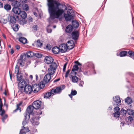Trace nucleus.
<instances>
[{
  "instance_id": "aec40b11",
  "label": "nucleus",
  "mask_w": 134,
  "mask_h": 134,
  "mask_svg": "<svg viewBox=\"0 0 134 134\" xmlns=\"http://www.w3.org/2000/svg\"><path fill=\"white\" fill-rule=\"evenodd\" d=\"M12 11L14 13L19 15L21 11L20 8L18 7H14Z\"/></svg>"
},
{
  "instance_id": "774afa93",
  "label": "nucleus",
  "mask_w": 134,
  "mask_h": 134,
  "mask_svg": "<svg viewBox=\"0 0 134 134\" xmlns=\"http://www.w3.org/2000/svg\"><path fill=\"white\" fill-rule=\"evenodd\" d=\"M131 114H132L133 116V117H134V112H133V113L132 112Z\"/></svg>"
},
{
  "instance_id": "f8f14e48",
  "label": "nucleus",
  "mask_w": 134,
  "mask_h": 134,
  "mask_svg": "<svg viewBox=\"0 0 134 134\" xmlns=\"http://www.w3.org/2000/svg\"><path fill=\"white\" fill-rule=\"evenodd\" d=\"M19 19V16H10L9 22L11 25L14 24L16 23V21Z\"/></svg>"
},
{
  "instance_id": "9b49d317",
  "label": "nucleus",
  "mask_w": 134,
  "mask_h": 134,
  "mask_svg": "<svg viewBox=\"0 0 134 134\" xmlns=\"http://www.w3.org/2000/svg\"><path fill=\"white\" fill-rule=\"evenodd\" d=\"M76 74L70 73L69 78L73 83H77L79 80L78 78L76 76Z\"/></svg>"
},
{
  "instance_id": "bf43d9fd",
  "label": "nucleus",
  "mask_w": 134,
  "mask_h": 134,
  "mask_svg": "<svg viewBox=\"0 0 134 134\" xmlns=\"http://www.w3.org/2000/svg\"><path fill=\"white\" fill-rule=\"evenodd\" d=\"M6 118H2V120L3 122H4V120Z\"/></svg>"
},
{
  "instance_id": "5fc2aeb1",
  "label": "nucleus",
  "mask_w": 134,
  "mask_h": 134,
  "mask_svg": "<svg viewBox=\"0 0 134 134\" xmlns=\"http://www.w3.org/2000/svg\"><path fill=\"white\" fill-rule=\"evenodd\" d=\"M20 47V46L19 45H16L15 46V48L16 49L18 50L19 49Z\"/></svg>"
},
{
  "instance_id": "1a4fd4ad",
  "label": "nucleus",
  "mask_w": 134,
  "mask_h": 134,
  "mask_svg": "<svg viewBox=\"0 0 134 134\" xmlns=\"http://www.w3.org/2000/svg\"><path fill=\"white\" fill-rule=\"evenodd\" d=\"M79 35V31L78 30H74L71 34L72 38L74 40H77L78 39Z\"/></svg>"
},
{
  "instance_id": "7ed1b4c3",
  "label": "nucleus",
  "mask_w": 134,
  "mask_h": 134,
  "mask_svg": "<svg viewBox=\"0 0 134 134\" xmlns=\"http://www.w3.org/2000/svg\"><path fill=\"white\" fill-rule=\"evenodd\" d=\"M57 67V65L56 63L53 62L50 65V68L47 70V74L51 75H53L55 72L56 70Z\"/></svg>"
},
{
  "instance_id": "72a5a7b5",
  "label": "nucleus",
  "mask_w": 134,
  "mask_h": 134,
  "mask_svg": "<svg viewBox=\"0 0 134 134\" xmlns=\"http://www.w3.org/2000/svg\"><path fill=\"white\" fill-rule=\"evenodd\" d=\"M22 103L21 102H20L18 104L16 105V109L14 110L13 112H16L17 111H18V110H20V112H21V108L19 107L20 105H21L22 104Z\"/></svg>"
},
{
  "instance_id": "79ce46f5",
  "label": "nucleus",
  "mask_w": 134,
  "mask_h": 134,
  "mask_svg": "<svg viewBox=\"0 0 134 134\" xmlns=\"http://www.w3.org/2000/svg\"><path fill=\"white\" fill-rule=\"evenodd\" d=\"M34 56L38 58H40L42 57L41 54L37 52L35 53Z\"/></svg>"
},
{
  "instance_id": "603ef678",
  "label": "nucleus",
  "mask_w": 134,
  "mask_h": 134,
  "mask_svg": "<svg viewBox=\"0 0 134 134\" xmlns=\"http://www.w3.org/2000/svg\"><path fill=\"white\" fill-rule=\"evenodd\" d=\"M84 84V82L83 81H81L80 82V83H79V85L80 86H81V87H83V85Z\"/></svg>"
},
{
  "instance_id": "49530a36",
  "label": "nucleus",
  "mask_w": 134,
  "mask_h": 134,
  "mask_svg": "<svg viewBox=\"0 0 134 134\" xmlns=\"http://www.w3.org/2000/svg\"><path fill=\"white\" fill-rule=\"evenodd\" d=\"M70 70L69 69L66 72V73H65V77L66 78L68 77V75H69V74L70 72Z\"/></svg>"
},
{
  "instance_id": "0e129e2a",
  "label": "nucleus",
  "mask_w": 134,
  "mask_h": 134,
  "mask_svg": "<svg viewBox=\"0 0 134 134\" xmlns=\"http://www.w3.org/2000/svg\"><path fill=\"white\" fill-rule=\"evenodd\" d=\"M36 80H37L38 77V76L37 75H36Z\"/></svg>"
},
{
  "instance_id": "f3484780",
  "label": "nucleus",
  "mask_w": 134,
  "mask_h": 134,
  "mask_svg": "<svg viewBox=\"0 0 134 134\" xmlns=\"http://www.w3.org/2000/svg\"><path fill=\"white\" fill-rule=\"evenodd\" d=\"M18 86L20 89V92H22L21 91V89L23 88L25 86L26 84V82L24 80H22L21 81L18 82Z\"/></svg>"
},
{
  "instance_id": "7c9ffc66",
  "label": "nucleus",
  "mask_w": 134,
  "mask_h": 134,
  "mask_svg": "<svg viewBox=\"0 0 134 134\" xmlns=\"http://www.w3.org/2000/svg\"><path fill=\"white\" fill-rule=\"evenodd\" d=\"M19 25L15 24L12 26V28L14 31H17L19 29Z\"/></svg>"
},
{
  "instance_id": "c03bdc74",
  "label": "nucleus",
  "mask_w": 134,
  "mask_h": 134,
  "mask_svg": "<svg viewBox=\"0 0 134 134\" xmlns=\"http://www.w3.org/2000/svg\"><path fill=\"white\" fill-rule=\"evenodd\" d=\"M42 43L40 42V40H38L36 43V44L38 47H40L42 45Z\"/></svg>"
},
{
  "instance_id": "9d476101",
  "label": "nucleus",
  "mask_w": 134,
  "mask_h": 134,
  "mask_svg": "<svg viewBox=\"0 0 134 134\" xmlns=\"http://www.w3.org/2000/svg\"><path fill=\"white\" fill-rule=\"evenodd\" d=\"M42 104L41 101L37 100L34 101L33 103V106L34 109H37L40 108Z\"/></svg>"
},
{
  "instance_id": "13d9d810",
  "label": "nucleus",
  "mask_w": 134,
  "mask_h": 134,
  "mask_svg": "<svg viewBox=\"0 0 134 134\" xmlns=\"http://www.w3.org/2000/svg\"><path fill=\"white\" fill-rule=\"evenodd\" d=\"M42 114V112H41L39 113L37 112L36 113V114L37 115H41Z\"/></svg>"
},
{
  "instance_id": "423d86ee",
  "label": "nucleus",
  "mask_w": 134,
  "mask_h": 134,
  "mask_svg": "<svg viewBox=\"0 0 134 134\" xmlns=\"http://www.w3.org/2000/svg\"><path fill=\"white\" fill-rule=\"evenodd\" d=\"M19 69L18 65H16L15 67V72L17 73V83L21 81L22 80H24L22 79V76L21 74L19 73Z\"/></svg>"
},
{
  "instance_id": "5701e85b",
  "label": "nucleus",
  "mask_w": 134,
  "mask_h": 134,
  "mask_svg": "<svg viewBox=\"0 0 134 134\" xmlns=\"http://www.w3.org/2000/svg\"><path fill=\"white\" fill-rule=\"evenodd\" d=\"M114 101L116 103L117 106H118V104H119L121 102L120 98L118 96H116L113 98Z\"/></svg>"
},
{
  "instance_id": "e2e57ef3",
  "label": "nucleus",
  "mask_w": 134,
  "mask_h": 134,
  "mask_svg": "<svg viewBox=\"0 0 134 134\" xmlns=\"http://www.w3.org/2000/svg\"><path fill=\"white\" fill-rule=\"evenodd\" d=\"M34 15H35L36 16L37 15V14L35 12H34L33 13Z\"/></svg>"
},
{
  "instance_id": "a19ab883",
  "label": "nucleus",
  "mask_w": 134,
  "mask_h": 134,
  "mask_svg": "<svg viewBox=\"0 0 134 134\" xmlns=\"http://www.w3.org/2000/svg\"><path fill=\"white\" fill-rule=\"evenodd\" d=\"M23 9L24 10L27 11L29 9V8L28 5L27 4H24L23 5Z\"/></svg>"
},
{
  "instance_id": "f257e3e1",
  "label": "nucleus",
  "mask_w": 134,
  "mask_h": 134,
  "mask_svg": "<svg viewBox=\"0 0 134 134\" xmlns=\"http://www.w3.org/2000/svg\"><path fill=\"white\" fill-rule=\"evenodd\" d=\"M60 5V4L55 0H49L48 9L52 20L58 18L64 13V9L59 7Z\"/></svg>"
},
{
  "instance_id": "473e14b6",
  "label": "nucleus",
  "mask_w": 134,
  "mask_h": 134,
  "mask_svg": "<svg viewBox=\"0 0 134 134\" xmlns=\"http://www.w3.org/2000/svg\"><path fill=\"white\" fill-rule=\"evenodd\" d=\"M52 93L51 92V90L49 92H48L46 93L44 95V98H48L50 97L52 94Z\"/></svg>"
},
{
  "instance_id": "de8ad7c7",
  "label": "nucleus",
  "mask_w": 134,
  "mask_h": 134,
  "mask_svg": "<svg viewBox=\"0 0 134 134\" xmlns=\"http://www.w3.org/2000/svg\"><path fill=\"white\" fill-rule=\"evenodd\" d=\"M0 112L1 113L0 114L2 116L4 114L5 111L4 110H2V109L1 110H0Z\"/></svg>"
},
{
  "instance_id": "69168bd1",
  "label": "nucleus",
  "mask_w": 134,
  "mask_h": 134,
  "mask_svg": "<svg viewBox=\"0 0 134 134\" xmlns=\"http://www.w3.org/2000/svg\"><path fill=\"white\" fill-rule=\"evenodd\" d=\"M121 124H122V126H123V125H124V122H121Z\"/></svg>"
},
{
  "instance_id": "052dcab7",
  "label": "nucleus",
  "mask_w": 134,
  "mask_h": 134,
  "mask_svg": "<svg viewBox=\"0 0 134 134\" xmlns=\"http://www.w3.org/2000/svg\"><path fill=\"white\" fill-rule=\"evenodd\" d=\"M30 78L31 80H32L33 78L32 75H30Z\"/></svg>"
},
{
  "instance_id": "3c124183",
  "label": "nucleus",
  "mask_w": 134,
  "mask_h": 134,
  "mask_svg": "<svg viewBox=\"0 0 134 134\" xmlns=\"http://www.w3.org/2000/svg\"><path fill=\"white\" fill-rule=\"evenodd\" d=\"M33 29L35 30H37V25H34L32 27Z\"/></svg>"
},
{
  "instance_id": "39448f33",
  "label": "nucleus",
  "mask_w": 134,
  "mask_h": 134,
  "mask_svg": "<svg viewBox=\"0 0 134 134\" xmlns=\"http://www.w3.org/2000/svg\"><path fill=\"white\" fill-rule=\"evenodd\" d=\"M65 86L64 85H62L59 87L56 88L55 89H53L51 90V92L53 93L52 94L54 95V93L57 94L60 93L65 88Z\"/></svg>"
},
{
  "instance_id": "4468645a",
  "label": "nucleus",
  "mask_w": 134,
  "mask_h": 134,
  "mask_svg": "<svg viewBox=\"0 0 134 134\" xmlns=\"http://www.w3.org/2000/svg\"><path fill=\"white\" fill-rule=\"evenodd\" d=\"M66 44L68 49L70 50L73 48L75 46L74 42L72 40L68 41Z\"/></svg>"
},
{
  "instance_id": "6ab92c4d",
  "label": "nucleus",
  "mask_w": 134,
  "mask_h": 134,
  "mask_svg": "<svg viewBox=\"0 0 134 134\" xmlns=\"http://www.w3.org/2000/svg\"><path fill=\"white\" fill-rule=\"evenodd\" d=\"M51 78V75L47 74H46L44 77L43 81L45 83H47L49 82Z\"/></svg>"
},
{
  "instance_id": "09e8293b",
  "label": "nucleus",
  "mask_w": 134,
  "mask_h": 134,
  "mask_svg": "<svg viewBox=\"0 0 134 134\" xmlns=\"http://www.w3.org/2000/svg\"><path fill=\"white\" fill-rule=\"evenodd\" d=\"M67 64V63H66L64 65L63 69V71H65L66 69V67Z\"/></svg>"
},
{
  "instance_id": "338daca9",
  "label": "nucleus",
  "mask_w": 134,
  "mask_h": 134,
  "mask_svg": "<svg viewBox=\"0 0 134 134\" xmlns=\"http://www.w3.org/2000/svg\"><path fill=\"white\" fill-rule=\"evenodd\" d=\"M48 45H47V46H46V48H47V49H51V47H50L49 48H48Z\"/></svg>"
},
{
  "instance_id": "c85d7f7f",
  "label": "nucleus",
  "mask_w": 134,
  "mask_h": 134,
  "mask_svg": "<svg viewBox=\"0 0 134 134\" xmlns=\"http://www.w3.org/2000/svg\"><path fill=\"white\" fill-rule=\"evenodd\" d=\"M19 40L23 44L26 43L27 41L26 38L23 37H20L19 39Z\"/></svg>"
},
{
  "instance_id": "2f4dec72",
  "label": "nucleus",
  "mask_w": 134,
  "mask_h": 134,
  "mask_svg": "<svg viewBox=\"0 0 134 134\" xmlns=\"http://www.w3.org/2000/svg\"><path fill=\"white\" fill-rule=\"evenodd\" d=\"M125 102L128 104H130L132 102V100L130 97H127L125 99Z\"/></svg>"
},
{
  "instance_id": "cd10ccee",
  "label": "nucleus",
  "mask_w": 134,
  "mask_h": 134,
  "mask_svg": "<svg viewBox=\"0 0 134 134\" xmlns=\"http://www.w3.org/2000/svg\"><path fill=\"white\" fill-rule=\"evenodd\" d=\"M27 57H32L35 55V53L31 51H29L26 53Z\"/></svg>"
},
{
  "instance_id": "393cba45",
  "label": "nucleus",
  "mask_w": 134,
  "mask_h": 134,
  "mask_svg": "<svg viewBox=\"0 0 134 134\" xmlns=\"http://www.w3.org/2000/svg\"><path fill=\"white\" fill-rule=\"evenodd\" d=\"M52 52L53 53L55 54H58L60 52V49L59 47H55L53 48L52 49Z\"/></svg>"
},
{
  "instance_id": "ea45409f",
  "label": "nucleus",
  "mask_w": 134,
  "mask_h": 134,
  "mask_svg": "<svg viewBox=\"0 0 134 134\" xmlns=\"http://www.w3.org/2000/svg\"><path fill=\"white\" fill-rule=\"evenodd\" d=\"M4 8L6 10H9L10 9L11 7L10 5L7 4L4 6Z\"/></svg>"
},
{
  "instance_id": "680f3d73",
  "label": "nucleus",
  "mask_w": 134,
  "mask_h": 134,
  "mask_svg": "<svg viewBox=\"0 0 134 134\" xmlns=\"http://www.w3.org/2000/svg\"><path fill=\"white\" fill-rule=\"evenodd\" d=\"M112 109V107L111 106H110L109 108V110H111Z\"/></svg>"
},
{
  "instance_id": "e433bc0d",
  "label": "nucleus",
  "mask_w": 134,
  "mask_h": 134,
  "mask_svg": "<svg viewBox=\"0 0 134 134\" xmlns=\"http://www.w3.org/2000/svg\"><path fill=\"white\" fill-rule=\"evenodd\" d=\"M77 94V91L76 90L73 91L72 90L71 92V94H69V96L72 99V96H74L76 95Z\"/></svg>"
},
{
  "instance_id": "a18cd8bd",
  "label": "nucleus",
  "mask_w": 134,
  "mask_h": 134,
  "mask_svg": "<svg viewBox=\"0 0 134 134\" xmlns=\"http://www.w3.org/2000/svg\"><path fill=\"white\" fill-rule=\"evenodd\" d=\"M45 86L44 84L43 83V82H41L40 83L39 86V88L40 87L41 88H43Z\"/></svg>"
},
{
  "instance_id": "6e6552de",
  "label": "nucleus",
  "mask_w": 134,
  "mask_h": 134,
  "mask_svg": "<svg viewBox=\"0 0 134 134\" xmlns=\"http://www.w3.org/2000/svg\"><path fill=\"white\" fill-rule=\"evenodd\" d=\"M32 86L27 85H25L24 89V92L28 94H30L32 92Z\"/></svg>"
},
{
  "instance_id": "37998d69",
  "label": "nucleus",
  "mask_w": 134,
  "mask_h": 134,
  "mask_svg": "<svg viewBox=\"0 0 134 134\" xmlns=\"http://www.w3.org/2000/svg\"><path fill=\"white\" fill-rule=\"evenodd\" d=\"M129 56L131 58H132L134 56V52L131 51H129L128 52Z\"/></svg>"
},
{
  "instance_id": "0eeeda50",
  "label": "nucleus",
  "mask_w": 134,
  "mask_h": 134,
  "mask_svg": "<svg viewBox=\"0 0 134 134\" xmlns=\"http://www.w3.org/2000/svg\"><path fill=\"white\" fill-rule=\"evenodd\" d=\"M75 63L76 64L74 65L70 73L76 74L77 72L76 71H77L79 69L78 66L81 65L77 61L75 62Z\"/></svg>"
},
{
  "instance_id": "6e6d98bb",
  "label": "nucleus",
  "mask_w": 134,
  "mask_h": 134,
  "mask_svg": "<svg viewBox=\"0 0 134 134\" xmlns=\"http://www.w3.org/2000/svg\"><path fill=\"white\" fill-rule=\"evenodd\" d=\"M60 80V79L59 78H58L57 79H56L54 81V82H55L57 81H59Z\"/></svg>"
},
{
  "instance_id": "dca6fc26",
  "label": "nucleus",
  "mask_w": 134,
  "mask_h": 134,
  "mask_svg": "<svg viewBox=\"0 0 134 134\" xmlns=\"http://www.w3.org/2000/svg\"><path fill=\"white\" fill-rule=\"evenodd\" d=\"M120 110V108L118 107H116L114 108V110L115 112L113 114L114 117H119L120 114V113L119 111Z\"/></svg>"
},
{
  "instance_id": "f704fd0d",
  "label": "nucleus",
  "mask_w": 134,
  "mask_h": 134,
  "mask_svg": "<svg viewBox=\"0 0 134 134\" xmlns=\"http://www.w3.org/2000/svg\"><path fill=\"white\" fill-rule=\"evenodd\" d=\"M26 56L25 54H23L22 55H21L20 56V58L19 59L18 61V63L20 64V65H21V62H22L23 61V58L25 57Z\"/></svg>"
},
{
  "instance_id": "a211bd4d",
  "label": "nucleus",
  "mask_w": 134,
  "mask_h": 134,
  "mask_svg": "<svg viewBox=\"0 0 134 134\" xmlns=\"http://www.w3.org/2000/svg\"><path fill=\"white\" fill-rule=\"evenodd\" d=\"M32 92L34 93L37 92L39 90V85L37 84H35L33 86H32Z\"/></svg>"
},
{
  "instance_id": "4c0bfd02",
  "label": "nucleus",
  "mask_w": 134,
  "mask_h": 134,
  "mask_svg": "<svg viewBox=\"0 0 134 134\" xmlns=\"http://www.w3.org/2000/svg\"><path fill=\"white\" fill-rule=\"evenodd\" d=\"M127 113V111L125 110L124 109L122 108L121 110L120 114L124 116Z\"/></svg>"
},
{
  "instance_id": "bb28decb",
  "label": "nucleus",
  "mask_w": 134,
  "mask_h": 134,
  "mask_svg": "<svg viewBox=\"0 0 134 134\" xmlns=\"http://www.w3.org/2000/svg\"><path fill=\"white\" fill-rule=\"evenodd\" d=\"M133 118H126L125 119V120L127 124L129 125L131 124L132 122H133Z\"/></svg>"
},
{
  "instance_id": "f03ea898",
  "label": "nucleus",
  "mask_w": 134,
  "mask_h": 134,
  "mask_svg": "<svg viewBox=\"0 0 134 134\" xmlns=\"http://www.w3.org/2000/svg\"><path fill=\"white\" fill-rule=\"evenodd\" d=\"M67 14H64V17L66 21H70L73 19L74 16L75 14V12L72 10L71 7L68 10L67 12Z\"/></svg>"
},
{
  "instance_id": "2eb2a0df",
  "label": "nucleus",
  "mask_w": 134,
  "mask_h": 134,
  "mask_svg": "<svg viewBox=\"0 0 134 134\" xmlns=\"http://www.w3.org/2000/svg\"><path fill=\"white\" fill-rule=\"evenodd\" d=\"M67 48L66 44L64 43L61 44L59 46L60 52L62 53H64L66 51Z\"/></svg>"
},
{
  "instance_id": "a878e982",
  "label": "nucleus",
  "mask_w": 134,
  "mask_h": 134,
  "mask_svg": "<svg viewBox=\"0 0 134 134\" xmlns=\"http://www.w3.org/2000/svg\"><path fill=\"white\" fill-rule=\"evenodd\" d=\"M19 15L23 19L26 18L27 16L26 13L24 11H21Z\"/></svg>"
},
{
  "instance_id": "b1692460",
  "label": "nucleus",
  "mask_w": 134,
  "mask_h": 134,
  "mask_svg": "<svg viewBox=\"0 0 134 134\" xmlns=\"http://www.w3.org/2000/svg\"><path fill=\"white\" fill-rule=\"evenodd\" d=\"M31 121L34 125H37L39 124V122L37 121L36 118H32L31 119Z\"/></svg>"
},
{
  "instance_id": "864d4df0",
  "label": "nucleus",
  "mask_w": 134,
  "mask_h": 134,
  "mask_svg": "<svg viewBox=\"0 0 134 134\" xmlns=\"http://www.w3.org/2000/svg\"><path fill=\"white\" fill-rule=\"evenodd\" d=\"M14 53V50L12 49H11V51H10V53H11V54H12Z\"/></svg>"
},
{
  "instance_id": "4be33fe9",
  "label": "nucleus",
  "mask_w": 134,
  "mask_h": 134,
  "mask_svg": "<svg viewBox=\"0 0 134 134\" xmlns=\"http://www.w3.org/2000/svg\"><path fill=\"white\" fill-rule=\"evenodd\" d=\"M73 29V27L71 25H69L66 27L65 31L68 33L72 31Z\"/></svg>"
},
{
  "instance_id": "412c9836",
  "label": "nucleus",
  "mask_w": 134,
  "mask_h": 134,
  "mask_svg": "<svg viewBox=\"0 0 134 134\" xmlns=\"http://www.w3.org/2000/svg\"><path fill=\"white\" fill-rule=\"evenodd\" d=\"M30 131L28 127L26 128L23 126V129L20 130L19 134H26V132H29Z\"/></svg>"
},
{
  "instance_id": "4d7b16f0",
  "label": "nucleus",
  "mask_w": 134,
  "mask_h": 134,
  "mask_svg": "<svg viewBox=\"0 0 134 134\" xmlns=\"http://www.w3.org/2000/svg\"><path fill=\"white\" fill-rule=\"evenodd\" d=\"M2 103H0V110H2Z\"/></svg>"
},
{
  "instance_id": "ddd939ff",
  "label": "nucleus",
  "mask_w": 134,
  "mask_h": 134,
  "mask_svg": "<svg viewBox=\"0 0 134 134\" xmlns=\"http://www.w3.org/2000/svg\"><path fill=\"white\" fill-rule=\"evenodd\" d=\"M44 61L45 63L47 64H51L53 62V58L50 56H47L45 57Z\"/></svg>"
},
{
  "instance_id": "c9c22d12",
  "label": "nucleus",
  "mask_w": 134,
  "mask_h": 134,
  "mask_svg": "<svg viewBox=\"0 0 134 134\" xmlns=\"http://www.w3.org/2000/svg\"><path fill=\"white\" fill-rule=\"evenodd\" d=\"M127 52L126 51H122L120 53V56L121 57L125 56L127 54Z\"/></svg>"
},
{
  "instance_id": "58836bf2",
  "label": "nucleus",
  "mask_w": 134,
  "mask_h": 134,
  "mask_svg": "<svg viewBox=\"0 0 134 134\" xmlns=\"http://www.w3.org/2000/svg\"><path fill=\"white\" fill-rule=\"evenodd\" d=\"M7 22V21L6 19L2 18L0 20V23L2 24H6Z\"/></svg>"
},
{
  "instance_id": "8fccbe9b",
  "label": "nucleus",
  "mask_w": 134,
  "mask_h": 134,
  "mask_svg": "<svg viewBox=\"0 0 134 134\" xmlns=\"http://www.w3.org/2000/svg\"><path fill=\"white\" fill-rule=\"evenodd\" d=\"M49 26V25L48 26L47 28V31L48 33H51L52 31V30L51 29H49L48 28V27Z\"/></svg>"
},
{
  "instance_id": "c756f323",
  "label": "nucleus",
  "mask_w": 134,
  "mask_h": 134,
  "mask_svg": "<svg viewBox=\"0 0 134 134\" xmlns=\"http://www.w3.org/2000/svg\"><path fill=\"white\" fill-rule=\"evenodd\" d=\"M72 24L73 27L77 28L79 26L78 22L76 21H73Z\"/></svg>"
},
{
  "instance_id": "20e7f679",
  "label": "nucleus",
  "mask_w": 134,
  "mask_h": 134,
  "mask_svg": "<svg viewBox=\"0 0 134 134\" xmlns=\"http://www.w3.org/2000/svg\"><path fill=\"white\" fill-rule=\"evenodd\" d=\"M34 109L33 105L29 106L27 108L26 111L24 114L25 117H30V115L32 113Z\"/></svg>"
}]
</instances>
